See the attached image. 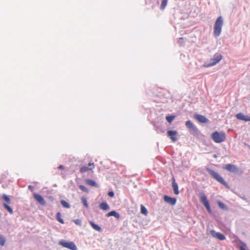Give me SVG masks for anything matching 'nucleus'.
Wrapping results in <instances>:
<instances>
[{"label": "nucleus", "mask_w": 250, "mask_h": 250, "mask_svg": "<svg viewBox=\"0 0 250 250\" xmlns=\"http://www.w3.org/2000/svg\"><path fill=\"white\" fill-rule=\"evenodd\" d=\"M223 24V18L220 16L217 19L214 24L213 33L215 37H218L221 34Z\"/></svg>", "instance_id": "1"}, {"label": "nucleus", "mask_w": 250, "mask_h": 250, "mask_svg": "<svg viewBox=\"0 0 250 250\" xmlns=\"http://www.w3.org/2000/svg\"><path fill=\"white\" fill-rule=\"evenodd\" d=\"M208 173L217 182L224 185L227 188H229L228 185L225 181L224 179L216 171L210 168H207Z\"/></svg>", "instance_id": "2"}, {"label": "nucleus", "mask_w": 250, "mask_h": 250, "mask_svg": "<svg viewBox=\"0 0 250 250\" xmlns=\"http://www.w3.org/2000/svg\"><path fill=\"white\" fill-rule=\"evenodd\" d=\"M211 138L214 142L220 143L226 140V135L224 132L215 131L211 134Z\"/></svg>", "instance_id": "3"}, {"label": "nucleus", "mask_w": 250, "mask_h": 250, "mask_svg": "<svg viewBox=\"0 0 250 250\" xmlns=\"http://www.w3.org/2000/svg\"><path fill=\"white\" fill-rule=\"evenodd\" d=\"M59 244L63 247L66 248L71 250H77V249L76 246L73 242H66L62 240L59 242Z\"/></svg>", "instance_id": "4"}, {"label": "nucleus", "mask_w": 250, "mask_h": 250, "mask_svg": "<svg viewBox=\"0 0 250 250\" xmlns=\"http://www.w3.org/2000/svg\"><path fill=\"white\" fill-rule=\"evenodd\" d=\"M223 168L230 172L237 173L240 174L243 173L242 170H239L237 167L233 165L227 164Z\"/></svg>", "instance_id": "5"}, {"label": "nucleus", "mask_w": 250, "mask_h": 250, "mask_svg": "<svg viewBox=\"0 0 250 250\" xmlns=\"http://www.w3.org/2000/svg\"><path fill=\"white\" fill-rule=\"evenodd\" d=\"M222 58V56L219 54H215L213 58L210 59V62L206 65V67H209L215 65Z\"/></svg>", "instance_id": "6"}, {"label": "nucleus", "mask_w": 250, "mask_h": 250, "mask_svg": "<svg viewBox=\"0 0 250 250\" xmlns=\"http://www.w3.org/2000/svg\"><path fill=\"white\" fill-rule=\"evenodd\" d=\"M200 200L203 204L205 206L209 212H211L209 202L207 199V196L204 194H202L200 196Z\"/></svg>", "instance_id": "7"}, {"label": "nucleus", "mask_w": 250, "mask_h": 250, "mask_svg": "<svg viewBox=\"0 0 250 250\" xmlns=\"http://www.w3.org/2000/svg\"><path fill=\"white\" fill-rule=\"evenodd\" d=\"M210 233L213 237L220 240L222 241L225 240L226 239L225 236L223 234L220 232H217L214 230H211Z\"/></svg>", "instance_id": "8"}, {"label": "nucleus", "mask_w": 250, "mask_h": 250, "mask_svg": "<svg viewBox=\"0 0 250 250\" xmlns=\"http://www.w3.org/2000/svg\"><path fill=\"white\" fill-rule=\"evenodd\" d=\"M88 166L89 167L86 166H83L80 168V171L81 173H84L88 170H92L94 168V164L93 162L89 163Z\"/></svg>", "instance_id": "9"}, {"label": "nucleus", "mask_w": 250, "mask_h": 250, "mask_svg": "<svg viewBox=\"0 0 250 250\" xmlns=\"http://www.w3.org/2000/svg\"><path fill=\"white\" fill-rule=\"evenodd\" d=\"M194 117L201 123H207L208 122V120L203 115L195 114L194 115Z\"/></svg>", "instance_id": "10"}, {"label": "nucleus", "mask_w": 250, "mask_h": 250, "mask_svg": "<svg viewBox=\"0 0 250 250\" xmlns=\"http://www.w3.org/2000/svg\"><path fill=\"white\" fill-rule=\"evenodd\" d=\"M177 134V131L175 130H168L167 131V136L170 137L172 142H175L177 140V138L176 137Z\"/></svg>", "instance_id": "11"}, {"label": "nucleus", "mask_w": 250, "mask_h": 250, "mask_svg": "<svg viewBox=\"0 0 250 250\" xmlns=\"http://www.w3.org/2000/svg\"><path fill=\"white\" fill-rule=\"evenodd\" d=\"M34 197L35 200L41 205H45L46 202L44 199V198L40 194L37 193L34 194Z\"/></svg>", "instance_id": "12"}, {"label": "nucleus", "mask_w": 250, "mask_h": 250, "mask_svg": "<svg viewBox=\"0 0 250 250\" xmlns=\"http://www.w3.org/2000/svg\"><path fill=\"white\" fill-rule=\"evenodd\" d=\"M236 118L239 120L250 121V117L246 116L242 113H239L235 115Z\"/></svg>", "instance_id": "13"}, {"label": "nucleus", "mask_w": 250, "mask_h": 250, "mask_svg": "<svg viewBox=\"0 0 250 250\" xmlns=\"http://www.w3.org/2000/svg\"><path fill=\"white\" fill-rule=\"evenodd\" d=\"M164 199L165 202L171 205H174L176 204V199L174 198H172L167 195H165Z\"/></svg>", "instance_id": "14"}, {"label": "nucleus", "mask_w": 250, "mask_h": 250, "mask_svg": "<svg viewBox=\"0 0 250 250\" xmlns=\"http://www.w3.org/2000/svg\"><path fill=\"white\" fill-rule=\"evenodd\" d=\"M172 187L173 188L174 194L176 195H178L179 193V191L178 190V186L177 184L175 182L174 178L172 179Z\"/></svg>", "instance_id": "15"}, {"label": "nucleus", "mask_w": 250, "mask_h": 250, "mask_svg": "<svg viewBox=\"0 0 250 250\" xmlns=\"http://www.w3.org/2000/svg\"><path fill=\"white\" fill-rule=\"evenodd\" d=\"M186 127L192 130H195L196 127L194 126V125H193L192 123L190 121H187L186 122Z\"/></svg>", "instance_id": "16"}, {"label": "nucleus", "mask_w": 250, "mask_h": 250, "mask_svg": "<svg viewBox=\"0 0 250 250\" xmlns=\"http://www.w3.org/2000/svg\"><path fill=\"white\" fill-rule=\"evenodd\" d=\"M99 207L101 209L104 210H107L109 209V207L108 205V204L105 202H102L101 203Z\"/></svg>", "instance_id": "17"}, {"label": "nucleus", "mask_w": 250, "mask_h": 250, "mask_svg": "<svg viewBox=\"0 0 250 250\" xmlns=\"http://www.w3.org/2000/svg\"><path fill=\"white\" fill-rule=\"evenodd\" d=\"M89 223L90 224V225L92 226V227L96 230L98 231H101L102 230V229L101 228V227L100 226H99L98 225L95 224L92 221H90L89 222Z\"/></svg>", "instance_id": "18"}, {"label": "nucleus", "mask_w": 250, "mask_h": 250, "mask_svg": "<svg viewBox=\"0 0 250 250\" xmlns=\"http://www.w3.org/2000/svg\"><path fill=\"white\" fill-rule=\"evenodd\" d=\"M106 216L107 217H109L111 216H114L117 219L120 218V214L114 210L107 213V214H106Z\"/></svg>", "instance_id": "19"}, {"label": "nucleus", "mask_w": 250, "mask_h": 250, "mask_svg": "<svg viewBox=\"0 0 250 250\" xmlns=\"http://www.w3.org/2000/svg\"><path fill=\"white\" fill-rule=\"evenodd\" d=\"M86 183L90 186L95 187H97V185L96 183V182L91 179H87L86 180Z\"/></svg>", "instance_id": "20"}, {"label": "nucleus", "mask_w": 250, "mask_h": 250, "mask_svg": "<svg viewBox=\"0 0 250 250\" xmlns=\"http://www.w3.org/2000/svg\"><path fill=\"white\" fill-rule=\"evenodd\" d=\"M3 207L8 210V211L11 214H12L13 213V210L12 208L8 205L7 204H3Z\"/></svg>", "instance_id": "21"}, {"label": "nucleus", "mask_w": 250, "mask_h": 250, "mask_svg": "<svg viewBox=\"0 0 250 250\" xmlns=\"http://www.w3.org/2000/svg\"><path fill=\"white\" fill-rule=\"evenodd\" d=\"M141 212L142 214L147 215V210L146 208L142 205H141Z\"/></svg>", "instance_id": "22"}, {"label": "nucleus", "mask_w": 250, "mask_h": 250, "mask_svg": "<svg viewBox=\"0 0 250 250\" xmlns=\"http://www.w3.org/2000/svg\"><path fill=\"white\" fill-rule=\"evenodd\" d=\"M2 198L7 203L10 204V199L9 197L6 194H3L2 196Z\"/></svg>", "instance_id": "23"}, {"label": "nucleus", "mask_w": 250, "mask_h": 250, "mask_svg": "<svg viewBox=\"0 0 250 250\" xmlns=\"http://www.w3.org/2000/svg\"><path fill=\"white\" fill-rule=\"evenodd\" d=\"M56 217H57V220L59 222H60L62 224H64V221L62 219V218H61V213H60V212L57 213Z\"/></svg>", "instance_id": "24"}, {"label": "nucleus", "mask_w": 250, "mask_h": 250, "mask_svg": "<svg viewBox=\"0 0 250 250\" xmlns=\"http://www.w3.org/2000/svg\"><path fill=\"white\" fill-rule=\"evenodd\" d=\"M5 238L2 235H0V245L1 246H3L5 244Z\"/></svg>", "instance_id": "25"}, {"label": "nucleus", "mask_w": 250, "mask_h": 250, "mask_svg": "<svg viewBox=\"0 0 250 250\" xmlns=\"http://www.w3.org/2000/svg\"><path fill=\"white\" fill-rule=\"evenodd\" d=\"M167 0H163L162 1L161 5L160 6V8L162 10H164L167 4Z\"/></svg>", "instance_id": "26"}, {"label": "nucleus", "mask_w": 250, "mask_h": 250, "mask_svg": "<svg viewBox=\"0 0 250 250\" xmlns=\"http://www.w3.org/2000/svg\"><path fill=\"white\" fill-rule=\"evenodd\" d=\"M61 203L62 205L64 208H70L69 204L64 200H62L61 201Z\"/></svg>", "instance_id": "27"}, {"label": "nucleus", "mask_w": 250, "mask_h": 250, "mask_svg": "<svg viewBox=\"0 0 250 250\" xmlns=\"http://www.w3.org/2000/svg\"><path fill=\"white\" fill-rule=\"evenodd\" d=\"M166 118L169 123H171L175 118V116H167Z\"/></svg>", "instance_id": "28"}, {"label": "nucleus", "mask_w": 250, "mask_h": 250, "mask_svg": "<svg viewBox=\"0 0 250 250\" xmlns=\"http://www.w3.org/2000/svg\"><path fill=\"white\" fill-rule=\"evenodd\" d=\"M82 201L83 203V205L87 208L88 207L86 199L85 197H82Z\"/></svg>", "instance_id": "29"}, {"label": "nucleus", "mask_w": 250, "mask_h": 250, "mask_svg": "<svg viewBox=\"0 0 250 250\" xmlns=\"http://www.w3.org/2000/svg\"><path fill=\"white\" fill-rule=\"evenodd\" d=\"M79 188L82 190H83L84 192H88V189L85 186H84L83 185H80L79 186Z\"/></svg>", "instance_id": "30"}, {"label": "nucleus", "mask_w": 250, "mask_h": 250, "mask_svg": "<svg viewBox=\"0 0 250 250\" xmlns=\"http://www.w3.org/2000/svg\"><path fill=\"white\" fill-rule=\"evenodd\" d=\"M246 245L245 243H243L242 246H241L239 248L240 250H246Z\"/></svg>", "instance_id": "31"}, {"label": "nucleus", "mask_w": 250, "mask_h": 250, "mask_svg": "<svg viewBox=\"0 0 250 250\" xmlns=\"http://www.w3.org/2000/svg\"><path fill=\"white\" fill-rule=\"evenodd\" d=\"M74 222L75 223L78 225H81V221L80 219H76L74 220Z\"/></svg>", "instance_id": "32"}, {"label": "nucleus", "mask_w": 250, "mask_h": 250, "mask_svg": "<svg viewBox=\"0 0 250 250\" xmlns=\"http://www.w3.org/2000/svg\"><path fill=\"white\" fill-rule=\"evenodd\" d=\"M218 205L222 208H224L226 207L225 205L221 202H219Z\"/></svg>", "instance_id": "33"}, {"label": "nucleus", "mask_w": 250, "mask_h": 250, "mask_svg": "<svg viewBox=\"0 0 250 250\" xmlns=\"http://www.w3.org/2000/svg\"><path fill=\"white\" fill-rule=\"evenodd\" d=\"M108 195L109 196H110L111 197H113L114 196V193L113 191H111L108 192Z\"/></svg>", "instance_id": "34"}, {"label": "nucleus", "mask_w": 250, "mask_h": 250, "mask_svg": "<svg viewBox=\"0 0 250 250\" xmlns=\"http://www.w3.org/2000/svg\"><path fill=\"white\" fill-rule=\"evenodd\" d=\"M28 188L31 190V191H33L34 190V187L32 186L29 185L28 186Z\"/></svg>", "instance_id": "35"}, {"label": "nucleus", "mask_w": 250, "mask_h": 250, "mask_svg": "<svg viewBox=\"0 0 250 250\" xmlns=\"http://www.w3.org/2000/svg\"><path fill=\"white\" fill-rule=\"evenodd\" d=\"M58 168L60 169H64V167L62 165H60L59 166Z\"/></svg>", "instance_id": "36"}]
</instances>
